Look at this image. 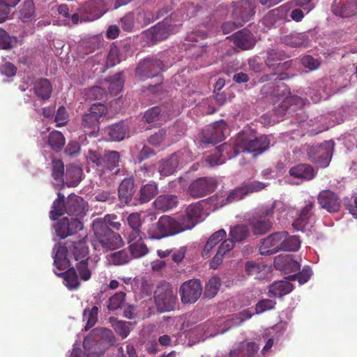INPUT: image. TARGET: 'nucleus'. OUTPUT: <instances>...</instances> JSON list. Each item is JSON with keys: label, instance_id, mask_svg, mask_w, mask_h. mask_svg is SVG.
I'll return each mask as SVG.
<instances>
[{"label": "nucleus", "instance_id": "f257e3e1", "mask_svg": "<svg viewBox=\"0 0 357 357\" xmlns=\"http://www.w3.org/2000/svg\"><path fill=\"white\" fill-rule=\"evenodd\" d=\"M269 144L270 141L266 136L262 135L257 137L250 133L243 132L238 135L233 146L227 143L220 145L216 148V151L214 153L206 158V161L211 167L221 165L226 160L223 153L227 152L230 149H233L234 155H229V159L241 152L251 153L254 156H257L268 149Z\"/></svg>", "mask_w": 357, "mask_h": 357}, {"label": "nucleus", "instance_id": "f03ea898", "mask_svg": "<svg viewBox=\"0 0 357 357\" xmlns=\"http://www.w3.org/2000/svg\"><path fill=\"white\" fill-rule=\"evenodd\" d=\"M182 232L176 218L162 215L156 222L149 226L147 234L151 239L160 240Z\"/></svg>", "mask_w": 357, "mask_h": 357}, {"label": "nucleus", "instance_id": "7ed1b4c3", "mask_svg": "<svg viewBox=\"0 0 357 357\" xmlns=\"http://www.w3.org/2000/svg\"><path fill=\"white\" fill-rule=\"evenodd\" d=\"M275 211L274 204L262 206L250 220V224L255 235H263L269 231L272 227L271 221Z\"/></svg>", "mask_w": 357, "mask_h": 357}, {"label": "nucleus", "instance_id": "20e7f679", "mask_svg": "<svg viewBox=\"0 0 357 357\" xmlns=\"http://www.w3.org/2000/svg\"><path fill=\"white\" fill-rule=\"evenodd\" d=\"M206 204L205 200H200L192 203L186 208L185 215H181L176 218L182 232L191 229L204 219L207 215L204 208V206Z\"/></svg>", "mask_w": 357, "mask_h": 357}, {"label": "nucleus", "instance_id": "39448f33", "mask_svg": "<svg viewBox=\"0 0 357 357\" xmlns=\"http://www.w3.org/2000/svg\"><path fill=\"white\" fill-rule=\"evenodd\" d=\"M93 230L99 243L106 250H113L123 245L120 234L111 229H107L102 222H98Z\"/></svg>", "mask_w": 357, "mask_h": 357}, {"label": "nucleus", "instance_id": "423d86ee", "mask_svg": "<svg viewBox=\"0 0 357 357\" xmlns=\"http://www.w3.org/2000/svg\"><path fill=\"white\" fill-rule=\"evenodd\" d=\"M334 143L331 141H325L320 145L312 146L307 149V153L309 160L321 167H326L331 161Z\"/></svg>", "mask_w": 357, "mask_h": 357}, {"label": "nucleus", "instance_id": "0eeeda50", "mask_svg": "<svg viewBox=\"0 0 357 357\" xmlns=\"http://www.w3.org/2000/svg\"><path fill=\"white\" fill-rule=\"evenodd\" d=\"M191 160L192 157L188 149L180 150L173 153L168 159L162 160L159 167V172L165 176L172 175L178 167L183 166Z\"/></svg>", "mask_w": 357, "mask_h": 357}, {"label": "nucleus", "instance_id": "6e6552de", "mask_svg": "<svg viewBox=\"0 0 357 357\" xmlns=\"http://www.w3.org/2000/svg\"><path fill=\"white\" fill-rule=\"evenodd\" d=\"M157 310L160 312H170L175 308L176 296L169 284L158 286L154 293Z\"/></svg>", "mask_w": 357, "mask_h": 357}, {"label": "nucleus", "instance_id": "1a4fd4ad", "mask_svg": "<svg viewBox=\"0 0 357 357\" xmlns=\"http://www.w3.org/2000/svg\"><path fill=\"white\" fill-rule=\"evenodd\" d=\"M218 187V181L213 177H201L192 181L188 189L192 198H200L213 192Z\"/></svg>", "mask_w": 357, "mask_h": 357}, {"label": "nucleus", "instance_id": "9d476101", "mask_svg": "<svg viewBox=\"0 0 357 357\" xmlns=\"http://www.w3.org/2000/svg\"><path fill=\"white\" fill-rule=\"evenodd\" d=\"M287 57V55L284 50L273 48L268 49L266 52L265 64L273 70L283 73L282 71L289 69L292 64L291 60L282 62Z\"/></svg>", "mask_w": 357, "mask_h": 357}, {"label": "nucleus", "instance_id": "9b49d317", "mask_svg": "<svg viewBox=\"0 0 357 357\" xmlns=\"http://www.w3.org/2000/svg\"><path fill=\"white\" fill-rule=\"evenodd\" d=\"M162 62L155 58H146L136 68V75L142 80L158 77L162 70Z\"/></svg>", "mask_w": 357, "mask_h": 357}, {"label": "nucleus", "instance_id": "f8f14e48", "mask_svg": "<svg viewBox=\"0 0 357 357\" xmlns=\"http://www.w3.org/2000/svg\"><path fill=\"white\" fill-rule=\"evenodd\" d=\"M179 293L183 303H195L202 295V287L198 280H190L181 285Z\"/></svg>", "mask_w": 357, "mask_h": 357}, {"label": "nucleus", "instance_id": "ddd939ff", "mask_svg": "<svg viewBox=\"0 0 357 357\" xmlns=\"http://www.w3.org/2000/svg\"><path fill=\"white\" fill-rule=\"evenodd\" d=\"M107 113V107L102 103L93 104L86 113L82 120V125L84 128L96 129L98 128L100 119Z\"/></svg>", "mask_w": 357, "mask_h": 357}, {"label": "nucleus", "instance_id": "4468645a", "mask_svg": "<svg viewBox=\"0 0 357 357\" xmlns=\"http://www.w3.org/2000/svg\"><path fill=\"white\" fill-rule=\"evenodd\" d=\"M80 13L84 21H93L106 13L105 3L103 0H89L81 6Z\"/></svg>", "mask_w": 357, "mask_h": 357}, {"label": "nucleus", "instance_id": "2eb2a0df", "mask_svg": "<svg viewBox=\"0 0 357 357\" xmlns=\"http://www.w3.org/2000/svg\"><path fill=\"white\" fill-rule=\"evenodd\" d=\"M233 17L242 22H249L255 13V0H242L234 3Z\"/></svg>", "mask_w": 357, "mask_h": 357}, {"label": "nucleus", "instance_id": "dca6fc26", "mask_svg": "<svg viewBox=\"0 0 357 357\" xmlns=\"http://www.w3.org/2000/svg\"><path fill=\"white\" fill-rule=\"evenodd\" d=\"M83 227V223L76 218H63L55 225V231L61 238H65L80 231Z\"/></svg>", "mask_w": 357, "mask_h": 357}, {"label": "nucleus", "instance_id": "f3484780", "mask_svg": "<svg viewBox=\"0 0 357 357\" xmlns=\"http://www.w3.org/2000/svg\"><path fill=\"white\" fill-rule=\"evenodd\" d=\"M318 204L328 213H336L340 210L341 201L336 193L329 190H321L317 196Z\"/></svg>", "mask_w": 357, "mask_h": 357}, {"label": "nucleus", "instance_id": "a211bd4d", "mask_svg": "<svg viewBox=\"0 0 357 357\" xmlns=\"http://www.w3.org/2000/svg\"><path fill=\"white\" fill-rule=\"evenodd\" d=\"M331 10L333 13L342 18H348L357 15V0H334Z\"/></svg>", "mask_w": 357, "mask_h": 357}, {"label": "nucleus", "instance_id": "6ab92c4d", "mask_svg": "<svg viewBox=\"0 0 357 357\" xmlns=\"http://www.w3.org/2000/svg\"><path fill=\"white\" fill-rule=\"evenodd\" d=\"M281 240H283L282 231L271 234L264 238L259 246V253L261 255H271L282 251Z\"/></svg>", "mask_w": 357, "mask_h": 357}, {"label": "nucleus", "instance_id": "aec40b11", "mask_svg": "<svg viewBox=\"0 0 357 357\" xmlns=\"http://www.w3.org/2000/svg\"><path fill=\"white\" fill-rule=\"evenodd\" d=\"M172 33V29L168 22L158 23L144 33V37L152 43H156L168 38Z\"/></svg>", "mask_w": 357, "mask_h": 357}, {"label": "nucleus", "instance_id": "412c9836", "mask_svg": "<svg viewBox=\"0 0 357 357\" xmlns=\"http://www.w3.org/2000/svg\"><path fill=\"white\" fill-rule=\"evenodd\" d=\"M66 207L68 215L82 217L87 210V204L81 197L71 194L66 199Z\"/></svg>", "mask_w": 357, "mask_h": 357}, {"label": "nucleus", "instance_id": "4be33fe9", "mask_svg": "<svg viewBox=\"0 0 357 357\" xmlns=\"http://www.w3.org/2000/svg\"><path fill=\"white\" fill-rule=\"evenodd\" d=\"M231 37L234 44L243 50L252 49L256 43L253 34L245 29L236 32Z\"/></svg>", "mask_w": 357, "mask_h": 357}, {"label": "nucleus", "instance_id": "5701e85b", "mask_svg": "<svg viewBox=\"0 0 357 357\" xmlns=\"http://www.w3.org/2000/svg\"><path fill=\"white\" fill-rule=\"evenodd\" d=\"M133 177L125 178L118 188L119 199L121 203L130 204L135 192Z\"/></svg>", "mask_w": 357, "mask_h": 357}, {"label": "nucleus", "instance_id": "b1692460", "mask_svg": "<svg viewBox=\"0 0 357 357\" xmlns=\"http://www.w3.org/2000/svg\"><path fill=\"white\" fill-rule=\"evenodd\" d=\"M127 223L130 229V231H128V239H139L140 236L143 235L140 213L135 212L129 214L127 217Z\"/></svg>", "mask_w": 357, "mask_h": 357}, {"label": "nucleus", "instance_id": "393cba45", "mask_svg": "<svg viewBox=\"0 0 357 357\" xmlns=\"http://www.w3.org/2000/svg\"><path fill=\"white\" fill-rule=\"evenodd\" d=\"M289 173L291 176L301 181H310L316 176V172L312 166L303 163L290 168Z\"/></svg>", "mask_w": 357, "mask_h": 357}, {"label": "nucleus", "instance_id": "a878e982", "mask_svg": "<svg viewBox=\"0 0 357 357\" xmlns=\"http://www.w3.org/2000/svg\"><path fill=\"white\" fill-rule=\"evenodd\" d=\"M68 248L61 245H56L53 249L54 264L56 269L62 271L70 266V260L67 257Z\"/></svg>", "mask_w": 357, "mask_h": 357}, {"label": "nucleus", "instance_id": "bb28decb", "mask_svg": "<svg viewBox=\"0 0 357 357\" xmlns=\"http://www.w3.org/2000/svg\"><path fill=\"white\" fill-rule=\"evenodd\" d=\"M55 273L63 278L64 285L69 290H76L80 287L79 277L74 267H68L64 272Z\"/></svg>", "mask_w": 357, "mask_h": 357}, {"label": "nucleus", "instance_id": "cd10ccee", "mask_svg": "<svg viewBox=\"0 0 357 357\" xmlns=\"http://www.w3.org/2000/svg\"><path fill=\"white\" fill-rule=\"evenodd\" d=\"M274 265L277 269L288 273L297 272L301 268L300 264L290 255L278 256L275 259Z\"/></svg>", "mask_w": 357, "mask_h": 357}, {"label": "nucleus", "instance_id": "c85d7f7f", "mask_svg": "<svg viewBox=\"0 0 357 357\" xmlns=\"http://www.w3.org/2000/svg\"><path fill=\"white\" fill-rule=\"evenodd\" d=\"M83 347L87 357H98L102 355L105 351V346L100 344L96 339L87 336L83 341Z\"/></svg>", "mask_w": 357, "mask_h": 357}, {"label": "nucleus", "instance_id": "c756f323", "mask_svg": "<svg viewBox=\"0 0 357 357\" xmlns=\"http://www.w3.org/2000/svg\"><path fill=\"white\" fill-rule=\"evenodd\" d=\"M259 349V346L255 342H242L230 351L229 357H254Z\"/></svg>", "mask_w": 357, "mask_h": 357}, {"label": "nucleus", "instance_id": "7c9ffc66", "mask_svg": "<svg viewBox=\"0 0 357 357\" xmlns=\"http://www.w3.org/2000/svg\"><path fill=\"white\" fill-rule=\"evenodd\" d=\"M314 208V202H310L307 204L301 211L299 216L294 220L292 225L298 231H302L308 223L310 218L312 215V210Z\"/></svg>", "mask_w": 357, "mask_h": 357}, {"label": "nucleus", "instance_id": "2f4dec72", "mask_svg": "<svg viewBox=\"0 0 357 357\" xmlns=\"http://www.w3.org/2000/svg\"><path fill=\"white\" fill-rule=\"evenodd\" d=\"M154 204L156 209L166 211L177 206L178 198L174 195H161L156 198Z\"/></svg>", "mask_w": 357, "mask_h": 357}, {"label": "nucleus", "instance_id": "473e14b6", "mask_svg": "<svg viewBox=\"0 0 357 357\" xmlns=\"http://www.w3.org/2000/svg\"><path fill=\"white\" fill-rule=\"evenodd\" d=\"M293 290V284L288 281H276L268 289L270 296L282 297Z\"/></svg>", "mask_w": 357, "mask_h": 357}, {"label": "nucleus", "instance_id": "72a5a7b5", "mask_svg": "<svg viewBox=\"0 0 357 357\" xmlns=\"http://www.w3.org/2000/svg\"><path fill=\"white\" fill-rule=\"evenodd\" d=\"M33 90L40 99L45 100L50 98L52 88L47 79H40L35 82Z\"/></svg>", "mask_w": 357, "mask_h": 357}, {"label": "nucleus", "instance_id": "f704fd0d", "mask_svg": "<svg viewBox=\"0 0 357 357\" xmlns=\"http://www.w3.org/2000/svg\"><path fill=\"white\" fill-rule=\"evenodd\" d=\"M128 242L129 243L130 255L134 258H140L148 253L149 250L146 245L143 241L142 236H140L139 239H128Z\"/></svg>", "mask_w": 357, "mask_h": 357}, {"label": "nucleus", "instance_id": "c9c22d12", "mask_svg": "<svg viewBox=\"0 0 357 357\" xmlns=\"http://www.w3.org/2000/svg\"><path fill=\"white\" fill-rule=\"evenodd\" d=\"M66 200L65 196L58 192L57 198L53 202L52 210L50 212V217L52 220H56L59 217L66 213Z\"/></svg>", "mask_w": 357, "mask_h": 357}, {"label": "nucleus", "instance_id": "e433bc0d", "mask_svg": "<svg viewBox=\"0 0 357 357\" xmlns=\"http://www.w3.org/2000/svg\"><path fill=\"white\" fill-rule=\"evenodd\" d=\"M249 235V228L244 224H238L231 227L229 232V236L235 243H243Z\"/></svg>", "mask_w": 357, "mask_h": 357}, {"label": "nucleus", "instance_id": "4c0bfd02", "mask_svg": "<svg viewBox=\"0 0 357 357\" xmlns=\"http://www.w3.org/2000/svg\"><path fill=\"white\" fill-rule=\"evenodd\" d=\"M93 332L95 333L96 339L99 341L101 345L105 346V349L108 345L112 346L116 342V338L110 329L101 328L96 329Z\"/></svg>", "mask_w": 357, "mask_h": 357}, {"label": "nucleus", "instance_id": "58836bf2", "mask_svg": "<svg viewBox=\"0 0 357 357\" xmlns=\"http://www.w3.org/2000/svg\"><path fill=\"white\" fill-rule=\"evenodd\" d=\"M70 252L74 256L75 261H79L82 259L89 257V248L84 239L73 242L72 246H69Z\"/></svg>", "mask_w": 357, "mask_h": 357}, {"label": "nucleus", "instance_id": "ea45409f", "mask_svg": "<svg viewBox=\"0 0 357 357\" xmlns=\"http://www.w3.org/2000/svg\"><path fill=\"white\" fill-rule=\"evenodd\" d=\"M120 155L117 151H109L105 153L102 155V167H100L101 171L105 169L112 171L119 167Z\"/></svg>", "mask_w": 357, "mask_h": 357}, {"label": "nucleus", "instance_id": "a19ab883", "mask_svg": "<svg viewBox=\"0 0 357 357\" xmlns=\"http://www.w3.org/2000/svg\"><path fill=\"white\" fill-rule=\"evenodd\" d=\"M281 249L282 251H296L300 248L301 241L296 236H291L287 231H282Z\"/></svg>", "mask_w": 357, "mask_h": 357}, {"label": "nucleus", "instance_id": "79ce46f5", "mask_svg": "<svg viewBox=\"0 0 357 357\" xmlns=\"http://www.w3.org/2000/svg\"><path fill=\"white\" fill-rule=\"evenodd\" d=\"M227 131V125L223 120L214 123L211 131V137L209 142L218 143L225 139V133Z\"/></svg>", "mask_w": 357, "mask_h": 357}, {"label": "nucleus", "instance_id": "37998d69", "mask_svg": "<svg viewBox=\"0 0 357 357\" xmlns=\"http://www.w3.org/2000/svg\"><path fill=\"white\" fill-rule=\"evenodd\" d=\"M66 143L63 135L58 131L54 130L50 132L47 139V144L55 152H60Z\"/></svg>", "mask_w": 357, "mask_h": 357}, {"label": "nucleus", "instance_id": "c03bdc74", "mask_svg": "<svg viewBox=\"0 0 357 357\" xmlns=\"http://www.w3.org/2000/svg\"><path fill=\"white\" fill-rule=\"evenodd\" d=\"M35 17V5L33 0H25L19 10V19L22 22H31Z\"/></svg>", "mask_w": 357, "mask_h": 357}, {"label": "nucleus", "instance_id": "a18cd8bd", "mask_svg": "<svg viewBox=\"0 0 357 357\" xmlns=\"http://www.w3.org/2000/svg\"><path fill=\"white\" fill-rule=\"evenodd\" d=\"M158 194V186L151 182L141 187L139 200L141 204L147 203Z\"/></svg>", "mask_w": 357, "mask_h": 357}, {"label": "nucleus", "instance_id": "49530a36", "mask_svg": "<svg viewBox=\"0 0 357 357\" xmlns=\"http://www.w3.org/2000/svg\"><path fill=\"white\" fill-rule=\"evenodd\" d=\"M107 260L111 265L123 266L130 261V257L127 250H121L107 255Z\"/></svg>", "mask_w": 357, "mask_h": 357}, {"label": "nucleus", "instance_id": "de8ad7c7", "mask_svg": "<svg viewBox=\"0 0 357 357\" xmlns=\"http://www.w3.org/2000/svg\"><path fill=\"white\" fill-rule=\"evenodd\" d=\"M82 170L80 167L75 165L67 167L66 176L67 178V185L74 187L79 184L81 181Z\"/></svg>", "mask_w": 357, "mask_h": 357}, {"label": "nucleus", "instance_id": "09e8293b", "mask_svg": "<svg viewBox=\"0 0 357 357\" xmlns=\"http://www.w3.org/2000/svg\"><path fill=\"white\" fill-rule=\"evenodd\" d=\"M106 132L112 141H121L126 135V128L123 122L115 123L108 127Z\"/></svg>", "mask_w": 357, "mask_h": 357}, {"label": "nucleus", "instance_id": "8fccbe9b", "mask_svg": "<svg viewBox=\"0 0 357 357\" xmlns=\"http://www.w3.org/2000/svg\"><path fill=\"white\" fill-rule=\"evenodd\" d=\"M89 258L82 259L79 260L75 266L80 280L84 282L89 280L92 275V271L89 267Z\"/></svg>", "mask_w": 357, "mask_h": 357}, {"label": "nucleus", "instance_id": "3c124183", "mask_svg": "<svg viewBox=\"0 0 357 357\" xmlns=\"http://www.w3.org/2000/svg\"><path fill=\"white\" fill-rule=\"evenodd\" d=\"M52 176L59 183L64 182V164L60 159L52 160Z\"/></svg>", "mask_w": 357, "mask_h": 357}, {"label": "nucleus", "instance_id": "603ef678", "mask_svg": "<svg viewBox=\"0 0 357 357\" xmlns=\"http://www.w3.org/2000/svg\"><path fill=\"white\" fill-rule=\"evenodd\" d=\"M306 36L302 33H291L283 37L282 41L291 47H301L306 42Z\"/></svg>", "mask_w": 357, "mask_h": 357}, {"label": "nucleus", "instance_id": "864d4df0", "mask_svg": "<svg viewBox=\"0 0 357 357\" xmlns=\"http://www.w3.org/2000/svg\"><path fill=\"white\" fill-rule=\"evenodd\" d=\"M124 79L122 73H118L110 77L109 91L113 96H116L123 89Z\"/></svg>", "mask_w": 357, "mask_h": 357}, {"label": "nucleus", "instance_id": "5fc2aeb1", "mask_svg": "<svg viewBox=\"0 0 357 357\" xmlns=\"http://www.w3.org/2000/svg\"><path fill=\"white\" fill-rule=\"evenodd\" d=\"M116 219L117 216L116 215L107 214L102 219L97 218L94 220L93 222L92 228H95L96 223L98 222L105 225L107 229H110V227H112L113 229L118 231L121 229V225L119 222L116 221Z\"/></svg>", "mask_w": 357, "mask_h": 357}, {"label": "nucleus", "instance_id": "6e6d98bb", "mask_svg": "<svg viewBox=\"0 0 357 357\" xmlns=\"http://www.w3.org/2000/svg\"><path fill=\"white\" fill-rule=\"evenodd\" d=\"M126 294L123 291H119L114 294L109 299L107 308L110 311L116 310L123 307L126 301Z\"/></svg>", "mask_w": 357, "mask_h": 357}, {"label": "nucleus", "instance_id": "4d7b16f0", "mask_svg": "<svg viewBox=\"0 0 357 357\" xmlns=\"http://www.w3.org/2000/svg\"><path fill=\"white\" fill-rule=\"evenodd\" d=\"M221 285L220 280L218 277H212L206 284L204 295L208 298H213L218 293Z\"/></svg>", "mask_w": 357, "mask_h": 357}, {"label": "nucleus", "instance_id": "13d9d810", "mask_svg": "<svg viewBox=\"0 0 357 357\" xmlns=\"http://www.w3.org/2000/svg\"><path fill=\"white\" fill-rule=\"evenodd\" d=\"M132 324L130 321H116L113 323L112 327L115 332L121 337L126 338L130 333Z\"/></svg>", "mask_w": 357, "mask_h": 357}, {"label": "nucleus", "instance_id": "bf43d9fd", "mask_svg": "<svg viewBox=\"0 0 357 357\" xmlns=\"http://www.w3.org/2000/svg\"><path fill=\"white\" fill-rule=\"evenodd\" d=\"M98 307L93 306L91 310H84L83 313L84 319L87 320L85 326L86 330L92 328L98 320Z\"/></svg>", "mask_w": 357, "mask_h": 357}, {"label": "nucleus", "instance_id": "052dcab7", "mask_svg": "<svg viewBox=\"0 0 357 357\" xmlns=\"http://www.w3.org/2000/svg\"><path fill=\"white\" fill-rule=\"evenodd\" d=\"M276 302L271 299H262L259 301L255 307L256 314H261L267 310H271L275 308Z\"/></svg>", "mask_w": 357, "mask_h": 357}, {"label": "nucleus", "instance_id": "680f3d73", "mask_svg": "<svg viewBox=\"0 0 357 357\" xmlns=\"http://www.w3.org/2000/svg\"><path fill=\"white\" fill-rule=\"evenodd\" d=\"M15 38H12L8 33L3 29H0V48L3 50H10L13 47V43L15 41Z\"/></svg>", "mask_w": 357, "mask_h": 357}, {"label": "nucleus", "instance_id": "e2e57ef3", "mask_svg": "<svg viewBox=\"0 0 357 357\" xmlns=\"http://www.w3.org/2000/svg\"><path fill=\"white\" fill-rule=\"evenodd\" d=\"M312 275V270L310 266H305L303 270L296 275L290 276L291 280L297 278L300 284H303L307 282Z\"/></svg>", "mask_w": 357, "mask_h": 357}, {"label": "nucleus", "instance_id": "0e129e2a", "mask_svg": "<svg viewBox=\"0 0 357 357\" xmlns=\"http://www.w3.org/2000/svg\"><path fill=\"white\" fill-rule=\"evenodd\" d=\"M134 20L135 16L133 13H127L120 20V24L121 28L125 31H131L134 27Z\"/></svg>", "mask_w": 357, "mask_h": 357}, {"label": "nucleus", "instance_id": "69168bd1", "mask_svg": "<svg viewBox=\"0 0 357 357\" xmlns=\"http://www.w3.org/2000/svg\"><path fill=\"white\" fill-rule=\"evenodd\" d=\"M266 184L255 181L250 183H248L245 185L243 186V189L244 190V192L246 195L249 193H252L255 192H259L265 188Z\"/></svg>", "mask_w": 357, "mask_h": 357}, {"label": "nucleus", "instance_id": "338daca9", "mask_svg": "<svg viewBox=\"0 0 357 357\" xmlns=\"http://www.w3.org/2000/svg\"><path fill=\"white\" fill-rule=\"evenodd\" d=\"M160 113L161 108L160 107H153L145 112L143 118L146 122L150 123L158 120Z\"/></svg>", "mask_w": 357, "mask_h": 357}, {"label": "nucleus", "instance_id": "774afa93", "mask_svg": "<svg viewBox=\"0 0 357 357\" xmlns=\"http://www.w3.org/2000/svg\"><path fill=\"white\" fill-rule=\"evenodd\" d=\"M119 50L117 46L112 45L110 46V49L108 53L107 63L110 66H113L120 62L119 58Z\"/></svg>", "mask_w": 357, "mask_h": 357}]
</instances>
